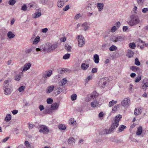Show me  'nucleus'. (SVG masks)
I'll return each instance as SVG.
<instances>
[{
    "mask_svg": "<svg viewBox=\"0 0 148 148\" xmlns=\"http://www.w3.org/2000/svg\"><path fill=\"white\" fill-rule=\"evenodd\" d=\"M47 4L48 5V7L49 8H51L53 6V2L52 1H50L48 0V2Z\"/></svg>",
    "mask_w": 148,
    "mask_h": 148,
    "instance_id": "34",
    "label": "nucleus"
},
{
    "mask_svg": "<svg viewBox=\"0 0 148 148\" xmlns=\"http://www.w3.org/2000/svg\"><path fill=\"white\" fill-rule=\"evenodd\" d=\"M142 112V108L138 107L135 108L134 111V114L136 116H138L141 114Z\"/></svg>",
    "mask_w": 148,
    "mask_h": 148,
    "instance_id": "12",
    "label": "nucleus"
},
{
    "mask_svg": "<svg viewBox=\"0 0 148 148\" xmlns=\"http://www.w3.org/2000/svg\"><path fill=\"white\" fill-rule=\"evenodd\" d=\"M7 36L9 38L12 39L14 38L15 35L14 34H13L12 32L10 31L8 32Z\"/></svg>",
    "mask_w": 148,
    "mask_h": 148,
    "instance_id": "30",
    "label": "nucleus"
},
{
    "mask_svg": "<svg viewBox=\"0 0 148 148\" xmlns=\"http://www.w3.org/2000/svg\"><path fill=\"white\" fill-rule=\"evenodd\" d=\"M22 75V72L16 75L14 77V79L16 81H18L20 79L21 76Z\"/></svg>",
    "mask_w": 148,
    "mask_h": 148,
    "instance_id": "21",
    "label": "nucleus"
},
{
    "mask_svg": "<svg viewBox=\"0 0 148 148\" xmlns=\"http://www.w3.org/2000/svg\"><path fill=\"white\" fill-rule=\"evenodd\" d=\"M32 48H30L27 49L25 51V53L26 56H28L31 53L32 51Z\"/></svg>",
    "mask_w": 148,
    "mask_h": 148,
    "instance_id": "33",
    "label": "nucleus"
},
{
    "mask_svg": "<svg viewBox=\"0 0 148 148\" xmlns=\"http://www.w3.org/2000/svg\"><path fill=\"white\" fill-rule=\"evenodd\" d=\"M82 27H83V30L86 31L89 28V24L87 22H85L82 24Z\"/></svg>",
    "mask_w": 148,
    "mask_h": 148,
    "instance_id": "15",
    "label": "nucleus"
},
{
    "mask_svg": "<svg viewBox=\"0 0 148 148\" xmlns=\"http://www.w3.org/2000/svg\"><path fill=\"white\" fill-rule=\"evenodd\" d=\"M11 80H5L3 83V88L9 87V82L11 81Z\"/></svg>",
    "mask_w": 148,
    "mask_h": 148,
    "instance_id": "22",
    "label": "nucleus"
},
{
    "mask_svg": "<svg viewBox=\"0 0 148 148\" xmlns=\"http://www.w3.org/2000/svg\"><path fill=\"white\" fill-rule=\"evenodd\" d=\"M4 90V94L5 95H8L11 93V91L10 88H3Z\"/></svg>",
    "mask_w": 148,
    "mask_h": 148,
    "instance_id": "23",
    "label": "nucleus"
},
{
    "mask_svg": "<svg viewBox=\"0 0 148 148\" xmlns=\"http://www.w3.org/2000/svg\"><path fill=\"white\" fill-rule=\"evenodd\" d=\"M116 128L115 124L112 123L111 126L109 129H105L103 130L101 133V134H106L112 133L115 128Z\"/></svg>",
    "mask_w": 148,
    "mask_h": 148,
    "instance_id": "2",
    "label": "nucleus"
},
{
    "mask_svg": "<svg viewBox=\"0 0 148 148\" xmlns=\"http://www.w3.org/2000/svg\"><path fill=\"white\" fill-rule=\"evenodd\" d=\"M41 15V13L40 12H37L32 14V16L34 18H38Z\"/></svg>",
    "mask_w": 148,
    "mask_h": 148,
    "instance_id": "28",
    "label": "nucleus"
},
{
    "mask_svg": "<svg viewBox=\"0 0 148 148\" xmlns=\"http://www.w3.org/2000/svg\"><path fill=\"white\" fill-rule=\"evenodd\" d=\"M52 74V71L51 70H49L46 71L45 73L42 75V77L44 78H47L51 76Z\"/></svg>",
    "mask_w": 148,
    "mask_h": 148,
    "instance_id": "10",
    "label": "nucleus"
},
{
    "mask_svg": "<svg viewBox=\"0 0 148 148\" xmlns=\"http://www.w3.org/2000/svg\"><path fill=\"white\" fill-rule=\"evenodd\" d=\"M143 84L142 86L143 88L145 90L148 87V79L147 78H145L143 81Z\"/></svg>",
    "mask_w": 148,
    "mask_h": 148,
    "instance_id": "8",
    "label": "nucleus"
},
{
    "mask_svg": "<svg viewBox=\"0 0 148 148\" xmlns=\"http://www.w3.org/2000/svg\"><path fill=\"white\" fill-rule=\"evenodd\" d=\"M77 95L76 94H73L71 96V98L72 101L75 100L77 98Z\"/></svg>",
    "mask_w": 148,
    "mask_h": 148,
    "instance_id": "46",
    "label": "nucleus"
},
{
    "mask_svg": "<svg viewBox=\"0 0 148 148\" xmlns=\"http://www.w3.org/2000/svg\"><path fill=\"white\" fill-rule=\"evenodd\" d=\"M76 122V121L74 120V119L73 118H71L69 120V123L71 124H73L74 122Z\"/></svg>",
    "mask_w": 148,
    "mask_h": 148,
    "instance_id": "55",
    "label": "nucleus"
},
{
    "mask_svg": "<svg viewBox=\"0 0 148 148\" xmlns=\"http://www.w3.org/2000/svg\"><path fill=\"white\" fill-rule=\"evenodd\" d=\"M51 110V108H50L49 107H47L45 110V113H49Z\"/></svg>",
    "mask_w": 148,
    "mask_h": 148,
    "instance_id": "57",
    "label": "nucleus"
},
{
    "mask_svg": "<svg viewBox=\"0 0 148 148\" xmlns=\"http://www.w3.org/2000/svg\"><path fill=\"white\" fill-rule=\"evenodd\" d=\"M41 52H48V48L46 47L45 45H42L40 46Z\"/></svg>",
    "mask_w": 148,
    "mask_h": 148,
    "instance_id": "25",
    "label": "nucleus"
},
{
    "mask_svg": "<svg viewBox=\"0 0 148 148\" xmlns=\"http://www.w3.org/2000/svg\"><path fill=\"white\" fill-rule=\"evenodd\" d=\"M40 38L39 36H37L36 37L33 41V43L34 44H37L40 41Z\"/></svg>",
    "mask_w": 148,
    "mask_h": 148,
    "instance_id": "32",
    "label": "nucleus"
},
{
    "mask_svg": "<svg viewBox=\"0 0 148 148\" xmlns=\"http://www.w3.org/2000/svg\"><path fill=\"white\" fill-rule=\"evenodd\" d=\"M126 127L124 125H120L119 128V130L120 132H121L123 131V130L125 128H126Z\"/></svg>",
    "mask_w": 148,
    "mask_h": 148,
    "instance_id": "42",
    "label": "nucleus"
},
{
    "mask_svg": "<svg viewBox=\"0 0 148 148\" xmlns=\"http://www.w3.org/2000/svg\"><path fill=\"white\" fill-rule=\"evenodd\" d=\"M48 0H39V3L45 5L47 4Z\"/></svg>",
    "mask_w": 148,
    "mask_h": 148,
    "instance_id": "40",
    "label": "nucleus"
},
{
    "mask_svg": "<svg viewBox=\"0 0 148 148\" xmlns=\"http://www.w3.org/2000/svg\"><path fill=\"white\" fill-rule=\"evenodd\" d=\"M70 8L69 5H66L63 8V10L64 11H66Z\"/></svg>",
    "mask_w": 148,
    "mask_h": 148,
    "instance_id": "64",
    "label": "nucleus"
},
{
    "mask_svg": "<svg viewBox=\"0 0 148 148\" xmlns=\"http://www.w3.org/2000/svg\"><path fill=\"white\" fill-rule=\"evenodd\" d=\"M124 36H116L112 37V40L115 42H122L124 40Z\"/></svg>",
    "mask_w": 148,
    "mask_h": 148,
    "instance_id": "5",
    "label": "nucleus"
},
{
    "mask_svg": "<svg viewBox=\"0 0 148 148\" xmlns=\"http://www.w3.org/2000/svg\"><path fill=\"white\" fill-rule=\"evenodd\" d=\"M130 69L134 72H137L138 73H140L141 72V70L140 68L134 66L131 67Z\"/></svg>",
    "mask_w": 148,
    "mask_h": 148,
    "instance_id": "14",
    "label": "nucleus"
},
{
    "mask_svg": "<svg viewBox=\"0 0 148 148\" xmlns=\"http://www.w3.org/2000/svg\"><path fill=\"white\" fill-rule=\"evenodd\" d=\"M59 103L56 102L53 103L51 106V109L53 110H57L59 108Z\"/></svg>",
    "mask_w": 148,
    "mask_h": 148,
    "instance_id": "11",
    "label": "nucleus"
},
{
    "mask_svg": "<svg viewBox=\"0 0 148 148\" xmlns=\"http://www.w3.org/2000/svg\"><path fill=\"white\" fill-rule=\"evenodd\" d=\"M116 30V28L115 26H113L110 30L111 32H114Z\"/></svg>",
    "mask_w": 148,
    "mask_h": 148,
    "instance_id": "62",
    "label": "nucleus"
},
{
    "mask_svg": "<svg viewBox=\"0 0 148 148\" xmlns=\"http://www.w3.org/2000/svg\"><path fill=\"white\" fill-rule=\"evenodd\" d=\"M99 103L96 100H94L93 102L91 103L90 105L91 107L93 108H95L98 106Z\"/></svg>",
    "mask_w": 148,
    "mask_h": 148,
    "instance_id": "26",
    "label": "nucleus"
},
{
    "mask_svg": "<svg viewBox=\"0 0 148 148\" xmlns=\"http://www.w3.org/2000/svg\"><path fill=\"white\" fill-rule=\"evenodd\" d=\"M134 52L131 50L129 49L128 50L127 56L129 58H131L134 55Z\"/></svg>",
    "mask_w": 148,
    "mask_h": 148,
    "instance_id": "24",
    "label": "nucleus"
},
{
    "mask_svg": "<svg viewBox=\"0 0 148 148\" xmlns=\"http://www.w3.org/2000/svg\"><path fill=\"white\" fill-rule=\"evenodd\" d=\"M64 3L62 0H59L57 2V5L58 7L62 8L63 6Z\"/></svg>",
    "mask_w": 148,
    "mask_h": 148,
    "instance_id": "29",
    "label": "nucleus"
},
{
    "mask_svg": "<svg viewBox=\"0 0 148 148\" xmlns=\"http://www.w3.org/2000/svg\"><path fill=\"white\" fill-rule=\"evenodd\" d=\"M132 87L133 85L132 84H130V85L129 92L130 93H131L132 92Z\"/></svg>",
    "mask_w": 148,
    "mask_h": 148,
    "instance_id": "59",
    "label": "nucleus"
},
{
    "mask_svg": "<svg viewBox=\"0 0 148 148\" xmlns=\"http://www.w3.org/2000/svg\"><path fill=\"white\" fill-rule=\"evenodd\" d=\"M121 118L122 116L120 114H119L115 117L114 120L112 123L115 124L116 127H117L119 125V122L120 121Z\"/></svg>",
    "mask_w": 148,
    "mask_h": 148,
    "instance_id": "7",
    "label": "nucleus"
},
{
    "mask_svg": "<svg viewBox=\"0 0 148 148\" xmlns=\"http://www.w3.org/2000/svg\"><path fill=\"white\" fill-rule=\"evenodd\" d=\"M141 77L140 75L138 76L136 78L135 80V82L138 83L141 79Z\"/></svg>",
    "mask_w": 148,
    "mask_h": 148,
    "instance_id": "51",
    "label": "nucleus"
},
{
    "mask_svg": "<svg viewBox=\"0 0 148 148\" xmlns=\"http://www.w3.org/2000/svg\"><path fill=\"white\" fill-rule=\"evenodd\" d=\"M11 119V115L10 114H7L5 118V121L7 122H8Z\"/></svg>",
    "mask_w": 148,
    "mask_h": 148,
    "instance_id": "35",
    "label": "nucleus"
},
{
    "mask_svg": "<svg viewBox=\"0 0 148 148\" xmlns=\"http://www.w3.org/2000/svg\"><path fill=\"white\" fill-rule=\"evenodd\" d=\"M137 3L140 5H142L144 3V0H136Z\"/></svg>",
    "mask_w": 148,
    "mask_h": 148,
    "instance_id": "56",
    "label": "nucleus"
},
{
    "mask_svg": "<svg viewBox=\"0 0 148 148\" xmlns=\"http://www.w3.org/2000/svg\"><path fill=\"white\" fill-rule=\"evenodd\" d=\"M67 82V80L66 79L64 78L61 81V84H60L61 86H63L65 85Z\"/></svg>",
    "mask_w": 148,
    "mask_h": 148,
    "instance_id": "44",
    "label": "nucleus"
},
{
    "mask_svg": "<svg viewBox=\"0 0 148 148\" xmlns=\"http://www.w3.org/2000/svg\"><path fill=\"white\" fill-rule=\"evenodd\" d=\"M54 87V86L53 85L49 86L46 90V93L49 94L52 92L53 90Z\"/></svg>",
    "mask_w": 148,
    "mask_h": 148,
    "instance_id": "16",
    "label": "nucleus"
},
{
    "mask_svg": "<svg viewBox=\"0 0 148 148\" xmlns=\"http://www.w3.org/2000/svg\"><path fill=\"white\" fill-rule=\"evenodd\" d=\"M78 46L79 47H82L84 45L85 43V40L82 35H80L78 36Z\"/></svg>",
    "mask_w": 148,
    "mask_h": 148,
    "instance_id": "4",
    "label": "nucleus"
},
{
    "mask_svg": "<svg viewBox=\"0 0 148 148\" xmlns=\"http://www.w3.org/2000/svg\"><path fill=\"white\" fill-rule=\"evenodd\" d=\"M97 7L99 11H101L102 10L104 7V4L103 3H98L97 4Z\"/></svg>",
    "mask_w": 148,
    "mask_h": 148,
    "instance_id": "19",
    "label": "nucleus"
},
{
    "mask_svg": "<svg viewBox=\"0 0 148 148\" xmlns=\"http://www.w3.org/2000/svg\"><path fill=\"white\" fill-rule=\"evenodd\" d=\"M118 108V106H114V107L112 109V112H114L117 110Z\"/></svg>",
    "mask_w": 148,
    "mask_h": 148,
    "instance_id": "61",
    "label": "nucleus"
},
{
    "mask_svg": "<svg viewBox=\"0 0 148 148\" xmlns=\"http://www.w3.org/2000/svg\"><path fill=\"white\" fill-rule=\"evenodd\" d=\"M130 104V101L129 97L124 98L121 101V105L125 108H127Z\"/></svg>",
    "mask_w": 148,
    "mask_h": 148,
    "instance_id": "3",
    "label": "nucleus"
},
{
    "mask_svg": "<svg viewBox=\"0 0 148 148\" xmlns=\"http://www.w3.org/2000/svg\"><path fill=\"white\" fill-rule=\"evenodd\" d=\"M40 129L39 132L44 134H47L49 132V130L47 127L45 126L40 125L39 126Z\"/></svg>",
    "mask_w": 148,
    "mask_h": 148,
    "instance_id": "6",
    "label": "nucleus"
},
{
    "mask_svg": "<svg viewBox=\"0 0 148 148\" xmlns=\"http://www.w3.org/2000/svg\"><path fill=\"white\" fill-rule=\"evenodd\" d=\"M65 48L68 52H70L71 51V47L68 44H66L65 46Z\"/></svg>",
    "mask_w": 148,
    "mask_h": 148,
    "instance_id": "39",
    "label": "nucleus"
},
{
    "mask_svg": "<svg viewBox=\"0 0 148 148\" xmlns=\"http://www.w3.org/2000/svg\"><path fill=\"white\" fill-rule=\"evenodd\" d=\"M89 67L88 64H86L84 63H82L81 65V68L83 70H86Z\"/></svg>",
    "mask_w": 148,
    "mask_h": 148,
    "instance_id": "20",
    "label": "nucleus"
},
{
    "mask_svg": "<svg viewBox=\"0 0 148 148\" xmlns=\"http://www.w3.org/2000/svg\"><path fill=\"white\" fill-rule=\"evenodd\" d=\"M58 128L60 129L64 130L66 129V127L64 125L60 124L59 125Z\"/></svg>",
    "mask_w": 148,
    "mask_h": 148,
    "instance_id": "43",
    "label": "nucleus"
},
{
    "mask_svg": "<svg viewBox=\"0 0 148 148\" xmlns=\"http://www.w3.org/2000/svg\"><path fill=\"white\" fill-rule=\"evenodd\" d=\"M24 68L22 70L23 71H25L29 69L31 67V64L30 63L25 64L24 66Z\"/></svg>",
    "mask_w": 148,
    "mask_h": 148,
    "instance_id": "18",
    "label": "nucleus"
},
{
    "mask_svg": "<svg viewBox=\"0 0 148 148\" xmlns=\"http://www.w3.org/2000/svg\"><path fill=\"white\" fill-rule=\"evenodd\" d=\"M36 3L34 2L29 3L28 5V7L30 8H33L36 7Z\"/></svg>",
    "mask_w": 148,
    "mask_h": 148,
    "instance_id": "38",
    "label": "nucleus"
},
{
    "mask_svg": "<svg viewBox=\"0 0 148 148\" xmlns=\"http://www.w3.org/2000/svg\"><path fill=\"white\" fill-rule=\"evenodd\" d=\"M107 80V79L106 77L101 79L100 82V86L103 87L106 84Z\"/></svg>",
    "mask_w": 148,
    "mask_h": 148,
    "instance_id": "13",
    "label": "nucleus"
},
{
    "mask_svg": "<svg viewBox=\"0 0 148 148\" xmlns=\"http://www.w3.org/2000/svg\"><path fill=\"white\" fill-rule=\"evenodd\" d=\"M93 59L96 64L98 63L99 61V56L98 54H95L93 56Z\"/></svg>",
    "mask_w": 148,
    "mask_h": 148,
    "instance_id": "17",
    "label": "nucleus"
},
{
    "mask_svg": "<svg viewBox=\"0 0 148 148\" xmlns=\"http://www.w3.org/2000/svg\"><path fill=\"white\" fill-rule=\"evenodd\" d=\"M47 102L48 104H51L53 102V100L51 98H48L47 99Z\"/></svg>",
    "mask_w": 148,
    "mask_h": 148,
    "instance_id": "52",
    "label": "nucleus"
},
{
    "mask_svg": "<svg viewBox=\"0 0 148 148\" xmlns=\"http://www.w3.org/2000/svg\"><path fill=\"white\" fill-rule=\"evenodd\" d=\"M70 57V54L69 53H67L64 55L63 56V58L64 59L66 60L68 59Z\"/></svg>",
    "mask_w": 148,
    "mask_h": 148,
    "instance_id": "45",
    "label": "nucleus"
},
{
    "mask_svg": "<svg viewBox=\"0 0 148 148\" xmlns=\"http://www.w3.org/2000/svg\"><path fill=\"white\" fill-rule=\"evenodd\" d=\"M27 7L26 5L24 4L23 6H22L21 8V10L23 11H25L27 10Z\"/></svg>",
    "mask_w": 148,
    "mask_h": 148,
    "instance_id": "63",
    "label": "nucleus"
},
{
    "mask_svg": "<svg viewBox=\"0 0 148 148\" xmlns=\"http://www.w3.org/2000/svg\"><path fill=\"white\" fill-rule=\"evenodd\" d=\"M92 75H90L88 76L86 79V82L87 83L89 80L92 79Z\"/></svg>",
    "mask_w": 148,
    "mask_h": 148,
    "instance_id": "54",
    "label": "nucleus"
},
{
    "mask_svg": "<svg viewBox=\"0 0 148 148\" xmlns=\"http://www.w3.org/2000/svg\"><path fill=\"white\" fill-rule=\"evenodd\" d=\"M25 88V86H22L20 87L18 89V90L20 92L23 91Z\"/></svg>",
    "mask_w": 148,
    "mask_h": 148,
    "instance_id": "47",
    "label": "nucleus"
},
{
    "mask_svg": "<svg viewBox=\"0 0 148 148\" xmlns=\"http://www.w3.org/2000/svg\"><path fill=\"white\" fill-rule=\"evenodd\" d=\"M131 19L128 21V24L130 26H133L136 25L140 23V19L136 15H133L130 16Z\"/></svg>",
    "mask_w": 148,
    "mask_h": 148,
    "instance_id": "1",
    "label": "nucleus"
},
{
    "mask_svg": "<svg viewBox=\"0 0 148 148\" xmlns=\"http://www.w3.org/2000/svg\"><path fill=\"white\" fill-rule=\"evenodd\" d=\"M117 103V101H116L112 100L110 101L109 103V106L111 107L113 106L114 104Z\"/></svg>",
    "mask_w": 148,
    "mask_h": 148,
    "instance_id": "36",
    "label": "nucleus"
},
{
    "mask_svg": "<svg viewBox=\"0 0 148 148\" xmlns=\"http://www.w3.org/2000/svg\"><path fill=\"white\" fill-rule=\"evenodd\" d=\"M16 2V0H10L8 2V3L10 5H13Z\"/></svg>",
    "mask_w": 148,
    "mask_h": 148,
    "instance_id": "49",
    "label": "nucleus"
},
{
    "mask_svg": "<svg viewBox=\"0 0 148 148\" xmlns=\"http://www.w3.org/2000/svg\"><path fill=\"white\" fill-rule=\"evenodd\" d=\"M129 47L130 48L132 49H134L136 47V45L135 43L134 42L130 43L129 44Z\"/></svg>",
    "mask_w": 148,
    "mask_h": 148,
    "instance_id": "41",
    "label": "nucleus"
},
{
    "mask_svg": "<svg viewBox=\"0 0 148 148\" xmlns=\"http://www.w3.org/2000/svg\"><path fill=\"white\" fill-rule=\"evenodd\" d=\"M82 16L79 14H76L74 17V18L75 20H77L79 18L82 17Z\"/></svg>",
    "mask_w": 148,
    "mask_h": 148,
    "instance_id": "53",
    "label": "nucleus"
},
{
    "mask_svg": "<svg viewBox=\"0 0 148 148\" xmlns=\"http://www.w3.org/2000/svg\"><path fill=\"white\" fill-rule=\"evenodd\" d=\"M75 139L73 137H71L68 141V143L69 145L73 144V143H75Z\"/></svg>",
    "mask_w": 148,
    "mask_h": 148,
    "instance_id": "27",
    "label": "nucleus"
},
{
    "mask_svg": "<svg viewBox=\"0 0 148 148\" xmlns=\"http://www.w3.org/2000/svg\"><path fill=\"white\" fill-rule=\"evenodd\" d=\"M58 45L57 44H53L49 45L48 48V52H51L55 49L57 47Z\"/></svg>",
    "mask_w": 148,
    "mask_h": 148,
    "instance_id": "9",
    "label": "nucleus"
},
{
    "mask_svg": "<svg viewBox=\"0 0 148 148\" xmlns=\"http://www.w3.org/2000/svg\"><path fill=\"white\" fill-rule=\"evenodd\" d=\"M142 132V128L141 127H139L137 129L136 134L137 136L140 135Z\"/></svg>",
    "mask_w": 148,
    "mask_h": 148,
    "instance_id": "31",
    "label": "nucleus"
},
{
    "mask_svg": "<svg viewBox=\"0 0 148 148\" xmlns=\"http://www.w3.org/2000/svg\"><path fill=\"white\" fill-rule=\"evenodd\" d=\"M135 64L137 66H139L140 64V62L139 61L138 58H136L135 60Z\"/></svg>",
    "mask_w": 148,
    "mask_h": 148,
    "instance_id": "48",
    "label": "nucleus"
},
{
    "mask_svg": "<svg viewBox=\"0 0 148 148\" xmlns=\"http://www.w3.org/2000/svg\"><path fill=\"white\" fill-rule=\"evenodd\" d=\"M98 94L96 92H94L90 96V97L91 98L94 99L98 97Z\"/></svg>",
    "mask_w": 148,
    "mask_h": 148,
    "instance_id": "37",
    "label": "nucleus"
},
{
    "mask_svg": "<svg viewBox=\"0 0 148 148\" xmlns=\"http://www.w3.org/2000/svg\"><path fill=\"white\" fill-rule=\"evenodd\" d=\"M57 89L58 90L56 92H55V93L57 95L59 94L62 91V89L60 88L59 87L57 88Z\"/></svg>",
    "mask_w": 148,
    "mask_h": 148,
    "instance_id": "58",
    "label": "nucleus"
},
{
    "mask_svg": "<svg viewBox=\"0 0 148 148\" xmlns=\"http://www.w3.org/2000/svg\"><path fill=\"white\" fill-rule=\"evenodd\" d=\"M117 49V47L114 45H113L109 48V50L110 51L116 50Z\"/></svg>",
    "mask_w": 148,
    "mask_h": 148,
    "instance_id": "50",
    "label": "nucleus"
},
{
    "mask_svg": "<svg viewBox=\"0 0 148 148\" xmlns=\"http://www.w3.org/2000/svg\"><path fill=\"white\" fill-rule=\"evenodd\" d=\"M25 146L27 147V148L30 147V145L29 144L28 142L27 141H25Z\"/></svg>",
    "mask_w": 148,
    "mask_h": 148,
    "instance_id": "60",
    "label": "nucleus"
}]
</instances>
